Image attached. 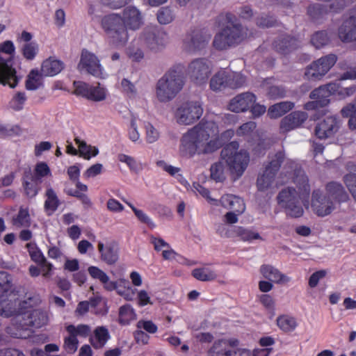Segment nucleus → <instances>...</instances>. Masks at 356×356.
I'll use <instances>...</instances> for the list:
<instances>
[{
	"mask_svg": "<svg viewBox=\"0 0 356 356\" xmlns=\"http://www.w3.org/2000/svg\"><path fill=\"white\" fill-rule=\"evenodd\" d=\"M218 134L213 121H201L181 138L180 151L183 156L192 157L195 154H211L222 146L219 138L211 139Z\"/></svg>",
	"mask_w": 356,
	"mask_h": 356,
	"instance_id": "obj_1",
	"label": "nucleus"
},
{
	"mask_svg": "<svg viewBox=\"0 0 356 356\" xmlns=\"http://www.w3.org/2000/svg\"><path fill=\"white\" fill-rule=\"evenodd\" d=\"M218 19H226L227 24L214 37L213 45L216 49H226L241 43L248 37V29L237 23L236 18L231 13L219 15Z\"/></svg>",
	"mask_w": 356,
	"mask_h": 356,
	"instance_id": "obj_2",
	"label": "nucleus"
},
{
	"mask_svg": "<svg viewBox=\"0 0 356 356\" xmlns=\"http://www.w3.org/2000/svg\"><path fill=\"white\" fill-rule=\"evenodd\" d=\"M184 76L180 70L170 69L158 81L156 96L160 102L171 101L182 89Z\"/></svg>",
	"mask_w": 356,
	"mask_h": 356,
	"instance_id": "obj_3",
	"label": "nucleus"
},
{
	"mask_svg": "<svg viewBox=\"0 0 356 356\" xmlns=\"http://www.w3.org/2000/svg\"><path fill=\"white\" fill-rule=\"evenodd\" d=\"M238 146L236 141H232L226 145L220 153L221 158L237 178L243 175L250 161L248 153L243 149L238 151Z\"/></svg>",
	"mask_w": 356,
	"mask_h": 356,
	"instance_id": "obj_4",
	"label": "nucleus"
},
{
	"mask_svg": "<svg viewBox=\"0 0 356 356\" xmlns=\"http://www.w3.org/2000/svg\"><path fill=\"white\" fill-rule=\"evenodd\" d=\"M101 24L113 45L118 47L126 45L129 40L128 30L120 15H106L102 19Z\"/></svg>",
	"mask_w": 356,
	"mask_h": 356,
	"instance_id": "obj_5",
	"label": "nucleus"
},
{
	"mask_svg": "<svg viewBox=\"0 0 356 356\" xmlns=\"http://www.w3.org/2000/svg\"><path fill=\"white\" fill-rule=\"evenodd\" d=\"M49 318L47 314L40 309H35L31 312L18 314L12 319L13 324L19 330H31L40 328L47 325Z\"/></svg>",
	"mask_w": 356,
	"mask_h": 356,
	"instance_id": "obj_6",
	"label": "nucleus"
},
{
	"mask_svg": "<svg viewBox=\"0 0 356 356\" xmlns=\"http://www.w3.org/2000/svg\"><path fill=\"white\" fill-rule=\"evenodd\" d=\"M240 341L236 338L216 341L208 350L209 356H251L250 350L239 348Z\"/></svg>",
	"mask_w": 356,
	"mask_h": 356,
	"instance_id": "obj_7",
	"label": "nucleus"
},
{
	"mask_svg": "<svg viewBox=\"0 0 356 356\" xmlns=\"http://www.w3.org/2000/svg\"><path fill=\"white\" fill-rule=\"evenodd\" d=\"M279 205L285 209L287 215L293 218H299L303 214L297 191L293 187L283 188L277 196Z\"/></svg>",
	"mask_w": 356,
	"mask_h": 356,
	"instance_id": "obj_8",
	"label": "nucleus"
},
{
	"mask_svg": "<svg viewBox=\"0 0 356 356\" xmlns=\"http://www.w3.org/2000/svg\"><path fill=\"white\" fill-rule=\"evenodd\" d=\"M245 82L246 76L240 72L221 70L211 78L210 87L213 90L225 87L236 89L243 86Z\"/></svg>",
	"mask_w": 356,
	"mask_h": 356,
	"instance_id": "obj_9",
	"label": "nucleus"
},
{
	"mask_svg": "<svg viewBox=\"0 0 356 356\" xmlns=\"http://www.w3.org/2000/svg\"><path fill=\"white\" fill-rule=\"evenodd\" d=\"M337 60V56L330 54L313 61L305 68V79L309 81L321 79L334 66Z\"/></svg>",
	"mask_w": 356,
	"mask_h": 356,
	"instance_id": "obj_10",
	"label": "nucleus"
},
{
	"mask_svg": "<svg viewBox=\"0 0 356 356\" xmlns=\"http://www.w3.org/2000/svg\"><path fill=\"white\" fill-rule=\"evenodd\" d=\"M26 302L21 301L15 290L5 288V292L0 296V313L6 317L22 314V309L26 307Z\"/></svg>",
	"mask_w": 356,
	"mask_h": 356,
	"instance_id": "obj_11",
	"label": "nucleus"
},
{
	"mask_svg": "<svg viewBox=\"0 0 356 356\" xmlns=\"http://www.w3.org/2000/svg\"><path fill=\"white\" fill-rule=\"evenodd\" d=\"M203 113L202 105L198 102H187L179 106L175 113L177 122L188 125L199 120Z\"/></svg>",
	"mask_w": 356,
	"mask_h": 356,
	"instance_id": "obj_12",
	"label": "nucleus"
},
{
	"mask_svg": "<svg viewBox=\"0 0 356 356\" xmlns=\"http://www.w3.org/2000/svg\"><path fill=\"white\" fill-rule=\"evenodd\" d=\"M211 73V63L204 58H195L188 65L187 74L195 84L205 83Z\"/></svg>",
	"mask_w": 356,
	"mask_h": 356,
	"instance_id": "obj_13",
	"label": "nucleus"
},
{
	"mask_svg": "<svg viewBox=\"0 0 356 356\" xmlns=\"http://www.w3.org/2000/svg\"><path fill=\"white\" fill-rule=\"evenodd\" d=\"M166 33L160 27H146L141 35L144 44L150 50L158 51L163 49L167 42Z\"/></svg>",
	"mask_w": 356,
	"mask_h": 356,
	"instance_id": "obj_14",
	"label": "nucleus"
},
{
	"mask_svg": "<svg viewBox=\"0 0 356 356\" xmlns=\"http://www.w3.org/2000/svg\"><path fill=\"white\" fill-rule=\"evenodd\" d=\"M338 86L335 83H329L321 86L314 90L309 95L313 101L305 104L307 110L318 109L327 106L330 104V96L337 90Z\"/></svg>",
	"mask_w": 356,
	"mask_h": 356,
	"instance_id": "obj_15",
	"label": "nucleus"
},
{
	"mask_svg": "<svg viewBox=\"0 0 356 356\" xmlns=\"http://www.w3.org/2000/svg\"><path fill=\"white\" fill-rule=\"evenodd\" d=\"M311 207L313 212L319 217L330 215L336 209L333 201L320 190L313 191Z\"/></svg>",
	"mask_w": 356,
	"mask_h": 356,
	"instance_id": "obj_16",
	"label": "nucleus"
},
{
	"mask_svg": "<svg viewBox=\"0 0 356 356\" xmlns=\"http://www.w3.org/2000/svg\"><path fill=\"white\" fill-rule=\"evenodd\" d=\"M209 35L202 30L195 29L188 33L184 40V47L186 51L192 53L204 49L208 43Z\"/></svg>",
	"mask_w": 356,
	"mask_h": 356,
	"instance_id": "obj_17",
	"label": "nucleus"
},
{
	"mask_svg": "<svg viewBox=\"0 0 356 356\" xmlns=\"http://www.w3.org/2000/svg\"><path fill=\"white\" fill-rule=\"evenodd\" d=\"M80 72L85 70L87 73L99 77L102 74V66L97 57L92 53L83 49L78 64Z\"/></svg>",
	"mask_w": 356,
	"mask_h": 356,
	"instance_id": "obj_18",
	"label": "nucleus"
},
{
	"mask_svg": "<svg viewBox=\"0 0 356 356\" xmlns=\"http://www.w3.org/2000/svg\"><path fill=\"white\" fill-rule=\"evenodd\" d=\"M340 120L336 117L328 116L318 122L314 134L319 139H326L333 136L340 128Z\"/></svg>",
	"mask_w": 356,
	"mask_h": 356,
	"instance_id": "obj_19",
	"label": "nucleus"
},
{
	"mask_svg": "<svg viewBox=\"0 0 356 356\" xmlns=\"http://www.w3.org/2000/svg\"><path fill=\"white\" fill-rule=\"evenodd\" d=\"M273 48L281 55H287L298 49L301 42L296 37L288 34L281 35L273 43Z\"/></svg>",
	"mask_w": 356,
	"mask_h": 356,
	"instance_id": "obj_20",
	"label": "nucleus"
},
{
	"mask_svg": "<svg viewBox=\"0 0 356 356\" xmlns=\"http://www.w3.org/2000/svg\"><path fill=\"white\" fill-rule=\"evenodd\" d=\"M16 70L12 67L11 58H3L0 55V83L14 88L18 83Z\"/></svg>",
	"mask_w": 356,
	"mask_h": 356,
	"instance_id": "obj_21",
	"label": "nucleus"
},
{
	"mask_svg": "<svg viewBox=\"0 0 356 356\" xmlns=\"http://www.w3.org/2000/svg\"><path fill=\"white\" fill-rule=\"evenodd\" d=\"M256 96L250 92H243L232 98L228 105L229 109L234 113L244 112L256 102Z\"/></svg>",
	"mask_w": 356,
	"mask_h": 356,
	"instance_id": "obj_22",
	"label": "nucleus"
},
{
	"mask_svg": "<svg viewBox=\"0 0 356 356\" xmlns=\"http://www.w3.org/2000/svg\"><path fill=\"white\" fill-rule=\"evenodd\" d=\"M325 195L336 204H341L350 200L348 192L343 186L337 181H332L326 184Z\"/></svg>",
	"mask_w": 356,
	"mask_h": 356,
	"instance_id": "obj_23",
	"label": "nucleus"
},
{
	"mask_svg": "<svg viewBox=\"0 0 356 356\" xmlns=\"http://www.w3.org/2000/svg\"><path fill=\"white\" fill-rule=\"evenodd\" d=\"M120 15L127 30L136 31L143 24L140 12L135 7L125 8Z\"/></svg>",
	"mask_w": 356,
	"mask_h": 356,
	"instance_id": "obj_24",
	"label": "nucleus"
},
{
	"mask_svg": "<svg viewBox=\"0 0 356 356\" xmlns=\"http://www.w3.org/2000/svg\"><path fill=\"white\" fill-rule=\"evenodd\" d=\"M308 115L304 111H293L283 118L280 122V129L283 131H289L302 125L307 119Z\"/></svg>",
	"mask_w": 356,
	"mask_h": 356,
	"instance_id": "obj_25",
	"label": "nucleus"
},
{
	"mask_svg": "<svg viewBox=\"0 0 356 356\" xmlns=\"http://www.w3.org/2000/svg\"><path fill=\"white\" fill-rule=\"evenodd\" d=\"M26 246L28 249L31 259L41 266L42 270L44 272L43 276L48 277L49 275V271H51L52 268V265L47 262L46 258L44 257L35 244L30 243H27Z\"/></svg>",
	"mask_w": 356,
	"mask_h": 356,
	"instance_id": "obj_26",
	"label": "nucleus"
},
{
	"mask_svg": "<svg viewBox=\"0 0 356 356\" xmlns=\"http://www.w3.org/2000/svg\"><path fill=\"white\" fill-rule=\"evenodd\" d=\"M339 36L343 42L356 40V16L346 19L339 29Z\"/></svg>",
	"mask_w": 356,
	"mask_h": 356,
	"instance_id": "obj_27",
	"label": "nucleus"
},
{
	"mask_svg": "<svg viewBox=\"0 0 356 356\" xmlns=\"http://www.w3.org/2000/svg\"><path fill=\"white\" fill-rule=\"evenodd\" d=\"M260 273L267 280L277 284L287 283L290 278L282 274L272 265L264 264L260 268Z\"/></svg>",
	"mask_w": 356,
	"mask_h": 356,
	"instance_id": "obj_28",
	"label": "nucleus"
},
{
	"mask_svg": "<svg viewBox=\"0 0 356 356\" xmlns=\"http://www.w3.org/2000/svg\"><path fill=\"white\" fill-rule=\"evenodd\" d=\"M98 250L101 254V259L108 265L114 264L118 259V250L114 243L104 247L103 243L99 242Z\"/></svg>",
	"mask_w": 356,
	"mask_h": 356,
	"instance_id": "obj_29",
	"label": "nucleus"
},
{
	"mask_svg": "<svg viewBox=\"0 0 356 356\" xmlns=\"http://www.w3.org/2000/svg\"><path fill=\"white\" fill-rule=\"evenodd\" d=\"M271 79H265L261 86L266 91V95L269 99L275 100L286 97V90L282 86L273 85L270 83Z\"/></svg>",
	"mask_w": 356,
	"mask_h": 356,
	"instance_id": "obj_30",
	"label": "nucleus"
},
{
	"mask_svg": "<svg viewBox=\"0 0 356 356\" xmlns=\"http://www.w3.org/2000/svg\"><path fill=\"white\" fill-rule=\"evenodd\" d=\"M220 202L222 207L231 209L238 214L242 213L245 209L243 200L234 195L227 194L223 195Z\"/></svg>",
	"mask_w": 356,
	"mask_h": 356,
	"instance_id": "obj_31",
	"label": "nucleus"
},
{
	"mask_svg": "<svg viewBox=\"0 0 356 356\" xmlns=\"http://www.w3.org/2000/svg\"><path fill=\"white\" fill-rule=\"evenodd\" d=\"M294 107V103L289 101L281 102L270 106L268 110V115L271 119L278 118Z\"/></svg>",
	"mask_w": 356,
	"mask_h": 356,
	"instance_id": "obj_32",
	"label": "nucleus"
},
{
	"mask_svg": "<svg viewBox=\"0 0 356 356\" xmlns=\"http://www.w3.org/2000/svg\"><path fill=\"white\" fill-rule=\"evenodd\" d=\"M293 181L298 187L300 193L302 195H307L310 192L309 179L305 172L300 168L294 170Z\"/></svg>",
	"mask_w": 356,
	"mask_h": 356,
	"instance_id": "obj_33",
	"label": "nucleus"
},
{
	"mask_svg": "<svg viewBox=\"0 0 356 356\" xmlns=\"http://www.w3.org/2000/svg\"><path fill=\"white\" fill-rule=\"evenodd\" d=\"M63 68L62 62L51 58L45 60L41 67V73L44 76H54L58 74Z\"/></svg>",
	"mask_w": 356,
	"mask_h": 356,
	"instance_id": "obj_34",
	"label": "nucleus"
},
{
	"mask_svg": "<svg viewBox=\"0 0 356 356\" xmlns=\"http://www.w3.org/2000/svg\"><path fill=\"white\" fill-rule=\"evenodd\" d=\"M284 159V152L283 151H278L275 154L269 156V162L265 169L269 170L271 172H274L275 175H277Z\"/></svg>",
	"mask_w": 356,
	"mask_h": 356,
	"instance_id": "obj_35",
	"label": "nucleus"
},
{
	"mask_svg": "<svg viewBox=\"0 0 356 356\" xmlns=\"http://www.w3.org/2000/svg\"><path fill=\"white\" fill-rule=\"evenodd\" d=\"M276 175L269 170L265 169L264 173L258 177L257 186L259 191H264L268 189L273 184Z\"/></svg>",
	"mask_w": 356,
	"mask_h": 356,
	"instance_id": "obj_36",
	"label": "nucleus"
},
{
	"mask_svg": "<svg viewBox=\"0 0 356 356\" xmlns=\"http://www.w3.org/2000/svg\"><path fill=\"white\" fill-rule=\"evenodd\" d=\"M45 196L47 200L44 202V209L47 211L54 212L60 204V201L55 191L51 187L47 189Z\"/></svg>",
	"mask_w": 356,
	"mask_h": 356,
	"instance_id": "obj_37",
	"label": "nucleus"
},
{
	"mask_svg": "<svg viewBox=\"0 0 356 356\" xmlns=\"http://www.w3.org/2000/svg\"><path fill=\"white\" fill-rule=\"evenodd\" d=\"M330 42V37L326 31L315 32L311 37V43L316 49L327 45Z\"/></svg>",
	"mask_w": 356,
	"mask_h": 356,
	"instance_id": "obj_38",
	"label": "nucleus"
},
{
	"mask_svg": "<svg viewBox=\"0 0 356 356\" xmlns=\"http://www.w3.org/2000/svg\"><path fill=\"white\" fill-rule=\"evenodd\" d=\"M42 76H43L42 73L40 74L37 70H32L26 81V89L33 90L41 86L42 85Z\"/></svg>",
	"mask_w": 356,
	"mask_h": 356,
	"instance_id": "obj_39",
	"label": "nucleus"
},
{
	"mask_svg": "<svg viewBox=\"0 0 356 356\" xmlns=\"http://www.w3.org/2000/svg\"><path fill=\"white\" fill-rule=\"evenodd\" d=\"M211 178L216 182H223L225 180V165L218 161L211 165L210 168Z\"/></svg>",
	"mask_w": 356,
	"mask_h": 356,
	"instance_id": "obj_40",
	"label": "nucleus"
},
{
	"mask_svg": "<svg viewBox=\"0 0 356 356\" xmlns=\"http://www.w3.org/2000/svg\"><path fill=\"white\" fill-rule=\"evenodd\" d=\"M193 276L198 280L208 282L214 280L217 275L213 270L208 268H195L192 272Z\"/></svg>",
	"mask_w": 356,
	"mask_h": 356,
	"instance_id": "obj_41",
	"label": "nucleus"
},
{
	"mask_svg": "<svg viewBox=\"0 0 356 356\" xmlns=\"http://www.w3.org/2000/svg\"><path fill=\"white\" fill-rule=\"evenodd\" d=\"M257 26L261 29H268L277 26V20L272 15H261L255 19Z\"/></svg>",
	"mask_w": 356,
	"mask_h": 356,
	"instance_id": "obj_42",
	"label": "nucleus"
},
{
	"mask_svg": "<svg viewBox=\"0 0 356 356\" xmlns=\"http://www.w3.org/2000/svg\"><path fill=\"white\" fill-rule=\"evenodd\" d=\"M277 324L284 332H290L296 326V320L288 316H280L277 319Z\"/></svg>",
	"mask_w": 356,
	"mask_h": 356,
	"instance_id": "obj_43",
	"label": "nucleus"
},
{
	"mask_svg": "<svg viewBox=\"0 0 356 356\" xmlns=\"http://www.w3.org/2000/svg\"><path fill=\"white\" fill-rule=\"evenodd\" d=\"M50 174V169L44 162L37 163L34 170V182L40 184L42 182L41 178Z\"/></svg>",
	"mask_w": 356,
	"mask_h": 356,
	"instance_id": "obj_44",
	"label": "nucleus"
},
{
	"mask_svg": "<svg viewBox=\"0 0 356 356\" xmlns=\"http://www.w3.org/2000/svg\"><path fill=\"white\" fill-rule=\"evenodd\" d=\"M236 234L243 241H251L252 239H261L260 235L257 232H254L250 229L238 227L235 229Z\"/></svg>",
	"mask_w": 356,
	"mask_h": 356,
	"instance_id": "obj_45",
	"label": "nucleus"
},
{
	"mask_svg": "<svg viewBox=\"0 0 356 356\" xmlns=\"http://www.w3.org/2000/svg\"><path fill=\"white\" fill-rule=\"evenodd\" d=\"M346 169L348 172L343 177L344 184L348 185L356 181V163L353 161H349L346 164Z\"/></svg>",
	"mask_w": 356,
	"mask_h": 356,
	"instance_id": "obj_46",
	"label": "nucleus"
},
{
	"mask_svg": "<svg viewBox=\"0 0 356 356\" xmlns=\"http://www.w3.org/2000/svg\"><path fill=\"white\" fill-rule=\"evenodd\" d=\"M157 19L161 24H167L173 19L172 11L168 7L161 8L157 13Z\"/></svg>",
	"mask_w": 356,
	"mask_h": 356,
	"instance_id": "obj_47",
	"label": "nucleus"
},
{
	"mask_svg": "<svg viewBox=\"0 0 356 356\" xmlns=\"http://www.w3.org/2000/svg\"><path fill=\"white\" fill-rule=\"evenodd\" d=\"M38 50V46L35 42H31L26 43L22 47L23 56L27 60H33L35 58Z\"/></svg>",
	"mask_w": 356,
	"mask_h": 356,
	"instance_id": "obj_48",
	"label": "nucleus"
},
{
	"mask_svg": "<svg viewBox=\"0 0 356 356\" xmlns=\"http://www.w3.org/2000/svg\"><path fill=\"white\" fill-rule=\"evenodd\" d=\"M74 86L75 88L74 93L77 95H81L88 99V96L90 95V90H91V86L82 81H74Z\"/></svg>",
	"mask_w": 356,
	"mask_h": 356,
	"instance_id": "obj_49",
	"label": "nucleus"
},
{
	"mask_svg": "<svg viewBox=\"0 0 356 356\" xmlns=\"http://www.w3.org/2000/svg\"><path fill=\"white\" fill-rule=\"evenodd\" d=\"M77 335H68L65 339L64 348L68 353H74L78 348Z\"/></svg>",
	"mask_w": 356,
	"mask_h": 356,
	"instance_id": "obj_50",
	"label": "nucleus"
},
{
	"mask_svg": "<svg viewBox=\"0 0 356 356\" xmlns=\"http://www.w3.org/2000/svg\"><path fill=\"white\" fill-rule=\"evenodd\" d=\"M89 93L90 94L88 96V99L92 101L99 102L106 98L104 89L99 86H92Z\"/></svg>",
	"mask_w": 356,
	"mask_h": 356,
	"instance_id": "obj_51",
	"label": "nucleus"
},
{
	"mask_svg": "<svg viewBox=\"0 0 356 356\" xmlns=\"http://www.w3.org/2000/svg\"><path fill=\"white\" fill-rule=\"evenodd\" d=\"M15 225H20L21 226H29L30 224L29 213L27 209L20 208L16 218H14Z\"/></svg>",
	"mask_w": 356,
	"mask_h": 356,
	"instance_id": "obj_52",
	"label": "nucleus"
},
{
	"mask_svg": "<svg viewBox=\"0 0 356 356\" xmlns=\"http://www.w3.org/2000/svg\"><path fill=\"white\" fill-rule=\"evenodd\" d=\"M74 140L79 147V156H83L85 159H90L92 146L87 145L86 142L81 141L78 138H76Z\"/></svg>",
	"mask_w": 356,
	"mask_h": 356,
	"instance_id": "obj_53",
	"label": "nucleus"
},
{
	"mask_svg": "<svg viewBox=\"0 0 356 356\" xmlns=\"http://www.w3.org/2000/svg\"><path fill=\"white\" fill-rule=\"evenodd\" d=\"M91 345L96 349L102 348L110 338V335H89Z\"/></svg>",
	"mask_w": 356,
	"mask_h": 356,
	"instance_id": "obj_54",
	"label": "nucleus"
},
{
	"mask_svg": "<svg viewBox=\"0 0 356 356\" xmlns=\"http://www.w3.org/2000/svg\"><path fill=\"white\" fill-rule=\"evenodd\" d=\"M88 270L92 277L98 279L101 282H106L108 280V275L96 266H90Z\"/></svg>",
	"mask_w": 356,
	"mask_h": 356,
	"instance_id": "obj_55",
	"label": "nucleus"
},
{
	"mask_svg": "<svg viewBox=\"0 0 356 356\" xmlns=\"http://www.w3.org/2000/svg\"><path fill=\"white\" fill-rule=\"evenodd\" d=\"M66 331L69 334H90L92 332L90 327L87 325H79L77 327L69 325L66 327Z\"/></svg>",
	"mask_w": 356,
	"mask_h": 356,
	"instance_id": "obj_56",
	"label": "nucleus"
},
{
	"mask_svg": "<svg viewBox=\"0 0 356 356\" xmlns=\"http://www.w3.org/2000/svg\"><path fill=\"white\" fill-rule=\"evenodd\" d=\"M26 97L24 92H18L13 99L12 108L15 111H20L23 108V104L26 102Z\"/></svg>",
	"mask_w": 356,
	"mask_h": 356,
	"instance_id": "obj_57",
	"label": "nucleus"
},
{
	"mask_svg": "<svg viewBox=\"0 0 356 356\" xmlns=\"http://www.w3.org/2000/svg\"><path fill=\"white\" fill-rule=\"evenodd\" d=\"M137 327L143 328L146 332L153 334L157 331V326L152 321L140 320L137 323Z\"/></svg>",
	"mask_w": 356,
	"mask_h": 356,
	"instance_id": "obj_58",
	"label": "nucleus"
},
{
	"mask_svg": "<svg viewBox=\"0 0 356 356\" xmlns=\"http://www.w3.org/2000/svg\"><path fill=\"white\" fill-rule=\"evenodd\" d=\"M146 129V135H147V140L149 143H154L156 141L159 137V132L156 130V129L149 123H148L145 126Z\"/></svg>",
	"mask_w": 356,
	"mask_h": 356,
	"instance_id": "obj_59",
	"label": "nucleus"
},
{
	"mask_svg": "<svg viewBox=\"0 0 356 356\" xmlns=\"http://www.w3.org/2000/svg\"><path fill=\"white\" fill-rule=\"evenodd\" d=\"M38 185L35 182L31 183L27 180L24 181V188L26 195L30 197H35L38 192Z\"/></svg>",
	"mask_w": 356,
	"mask_h": 356,
	"instance_id": "obj_60",
	"label": "nucleus"
},
{
	"mask_svg": "<svg viewBox=\"0 0 356 356\" xmlns=\"http://www.w3.org/2000/svg\"><path fill=\"white\" fill-rule=\"evenodd\" d=\"M341 114L343 118H349L356 115V99L354 102L348 104L346 106L343 107L341 111Z\"/></svg>",
	"mask_w": 356,
	"mask_h": 356,
	"instance_id": "obj_61",
	"label": "nucleus"
},
{
	"mask_svg": "<svg viewBox=\"0 0 356 356\" xmlns=\"http://www.w3.org/2000/svg\"><path fill=\"white\" fill-rule=\"evenodd\" d=\"M325 270H321L314 273L309 279V285L311 288H314L317 286L320 279L323 278L326 275Z\"/></svg>",
	"mask_w": 356,
	"mask_h": 356,
	"instance_id": "obj_62",
	"label": "nucleus"
},
{
	"mask_svg": "<svg viewBox=\"0 0 356 356\" xmlns=\"http://www.w3.org/2000/svg\"><path fill=\"white\" fill-rule=\"evenodd\" d=\"M118 159L121 162L126 163L127 165L130 168L131 170H136L137 169V164L136 160L129 156L120 154L118 156Z\"/></svg>",
	"mask_w": 356,
	"mask_h": 356,
	"instance_id": "obj_63",
	"label": "nucleus"
},
{
	"mask_svg": "<svg viewBox=\"0 0 356 356\" xmlns=\"http://www.w3.org/2000/svg\"><path fill=\"white\" fill-rule=\"evenodd\" d=\"M261 303L268 309H273L274 308L275 300L268 294H263L259 297Z\"/></svg>",
	"mask_w": 356,
	"mask_h": 356,
	"instance_id": "obj_64",
	"label": "nucleus"
}]
</instances>
